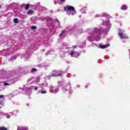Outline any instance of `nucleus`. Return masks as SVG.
Listing matches in <instances>:
<instances>
[{
    "label": "nucleus",
    "instance_id": "f257e3e1",
    "mask_svg": "<svg viewBox=\"0 0 130 130\" xmlns=\"http://www.w3.org/2000/svg\"><path fill=\"white\" fill-rule=\"evenodd\" d=\"M64 10L66 12H72V15H75L76 14V10H75V8L73 6H71L70 5H67L64 7Z\"/></svg>",
    "mask_w": 130,
    "mask_h": 130
},
{
    "label": "nucleus",
    "instance_id": "f03ea898",
    "mask_svg": "<svg viewBox=\"0 0 130 130\" xmlns=\"http://www.w3.org/2000/svg\"><path fill=\"white\" fill-rule=\"evenodd\" d=\"M53 72L54 73L52 74V77H61L62 76L61 71H54Z\"/></svg>",
    "mask_w": 130,
    "mask_h": 130
},
{
    "label": "nucleus",
    "instance_id": "7ed1b4c3",
    "mask_svg": "<svg viewBox=\"0 0 130 130\" xmlns=\"http://www.w3.org/2000/svg\"><path fill=\"white\" fill-rule=\"evenodd\" d=\"M119 36H120L121 39H127L126 35L123 32H119L118 34Z\"/></svg>",
    "mask_w": 130,
    "mask_h": 130
},
{
    "label": "nucleus",
    "instance_id": "20e7f679",
    "mask_svg": "<svg viewBox=\"0 0 130 130\" xmlns=\"http://www.w3.org/2000/svg\"><path fill=\"white\" fill-rule=\"evenodd\" d=\"M109 46H110V44L101 45L100 48H102V49H104L105 48H107Z\"/></svg>",
    "mask_w": 130,
    "mask_h": 130
},
{
    "label": "nucleus",
    "instance_id": "39448f33",
    "mask_svg": "<svg viewBox=\"0 0 130 130\" xmlns=\"http://www.w3.org/2000/svg\"><path fill=\"white\" fill-rule=\"evenodd\" d=\"M121 10H123L124 11H125V10L127 9V6L125 5H123L121 8Z\"/></svg>",
    "mask_w": 130,
    "mask_h": 130
},
{
    "label": "nucleus",
    "instance_id": "423d86ee",
    "mask_svg": "<svg viewBox=\"0 0 130 130\" xmlns=\"http://www.w3.org/2000/svg\"><path fill=\"white\" fill-rule=\"evenodd\" d=\"M34 13V11L32 10H29L27 12V15H30L31 14H33Z\"/></svg>",
    "mask_w": 130,
    "mask_h": 130
},
{
    "label": "nucleus",
    "instance_id": "0eeeda50",
    "mask_svg": "<svg viewBox=\"0 0 130 130\" xmlns=\"http://www.w3.org/2000/svg\"><path fill=\"white\" fill-rule=\"evenodd\" d=\"M13 21L16 23L18 24L19 23V19L18 18H14Z\"/></svg>",
    "mask_w": 130,
    "mask_h": 130
},
{
    "label": "nucleus",
    "instance_id": "6e6552de",
    "mask_svg": "<svg viewBox=\"0 0 130 130\" xmlns=\"http://www.w3.org/2000/svg\"><path fill=\"white\" fill-rule=\"evenodd\" d=\"M74 55H75V57H78V56H80V53L75 52Z\"/></svg>",
    "mask_w": 130,
    "mask_h": 130
},
{
    "label": "nucleus",
    "instance_id": "1a4fd4ad",
    "mask_svg": "<svg viewBox=\"0 0 130 130\" xmlns=\"http://www.w3.org/2000/svg\"><path fill=\"white\" fill-rule=\"evenodd\" d=\"M0 130H8V128L5 126L0 127Z\"/></svg>",
    "mask_w": 130,
    "mask_h": 130
},
{
    "label": "nucleus",
    "instance_id": "9d476101",
    "mask_svg": "<svg viewBox=\"0 0 130 130\" xmlns=\"http://www.w3.org/2000/svg\"><path fill=\"white\" fill-rule=\"evenodd\" d=\"M29 5L26 4L25 7V10H29Z\"/></svg>",
    "mask_w": 130,
    "mask_h": 130
},
{
    "label": "nucleus",
    "instance_id": "9b49d317",
    "mask_svg": "<svg viewBox=\"0 0 130 130\" xmlns=\"http://www.w3.org/2000/svg\"><path fill=\"white\" fill-rule=\"evenodd\" d=\"M64 32H66V29H63L62 31V32L59 34V37H61V36H62V34H63V33H64Z\"/></svg>",
    "mask_w": 130,
    "mask_h": 130
},
{
    "label": "nucleus",
    "instance_id": "f8f14e48",
    "mask_svg": "<svg viewBox=\"0 0 130 130\" xmlns=\"http://www.w3.org/2000/svg\"><path fill=\"white\" fill-rule=\"evenodd\" d=\"M59 2H60V4L61 5H62L64 2H66V0H58Z\"/></svg>",
    "mask_w": 130,
    "mask_h": 130
},
{
    "label": "nucleus",
    "instance_id": "ddd939ff",
    "mask_svg": "<svg viewBox=\"0 0 130 130\" xmlns=\"http://www.w3.org/2000/svg\"><path fill=\"white\" fill-rule=\"evenodd\" d=\"M31 29L32 30H35V29H37V26L32 25V26H31Z\"/></svg>",
    "mask_w": 130,
    "mask_h": 130
},
{
    "label": "nucleus",
    "instance_id": "4468645a",
    "mask_svg": "<svg viewBox=\"0 0 130 130\" xmlns=\"http://www.w3.org/2000/svg\"><path fill=\"white\" fill-rule=\"evenodd\" d=\"M37 71V69L36 68H32L31 70V73H33V72H36Z\"/></svg>",
    "mask_w": 130,
    "mask_h": 130
},
{
    "label": "nucleus",
    "instance_id": "2eb2a0df",
    "mask_svg": "<svg viewBox=\"0 0 130 130\" xmlns=\"http://www.w3.org/2000/svg\"><path fill=\"white\" fill-rule=\"evenodd\" d=\"M4 85L5 86H10V84H9V83H7V82H5V83H4Z\"/></svg>",
    "mask_w": 130,
    "mask_h": 130
},
{
    "label": "nucleus",
    "instance_id": "dca6fc26",
    "mask_svg": "<svg viewBox=\"0 0 130 130\" xmlns=\"http://www.w3.org/2000/svg\"><path fill=\"white\" fill-rule=\"evenodd\" d=\"M75 51H73L72 52H71V56H73V55H74L75 54Z\"/></svg>",
    "mask_w": 130,
    "mask_h": 130
},
{
    "label": "nucleus",
    "instance_id": "f3484780",
    "mask_svg": "<svg viewBox=\"0 0 130 130\" xmlns=\"http://www.w3.org/2000/svg\"><path fill=\"white\" fill-rule=\"evenodd\" d=\"M41 93H42V94H45V93H46V91H42L41 92Z\"/></svg>",
    "mask_w": 130,
    "mask_h": 130
},
{
    "label": "nucleus",
    "instance_id": "a211bd4d",
    "mask_svg": "<svg viewBox=\"0 0 130 130\" xmlns=\"http://www.w3.org/2000/svg\"><path fill=\"white\" fill-rule=\"evenodd\" d=\"M4 98V95H0V99Z\"/></svg>",
    "mask_w": 130,
    "mask_h": 130
},
{
    "label": "nucleus",
    "instance_id": "6ab92c4d",
    "mask_svg": "<svg viewBox=\"0 0 130 130\" xmlns=\"http://www.w3.org/2000/svg\"><path fill=\"white\" fill-rule=\"evenodd\" d=\"M35 91H37V90H38V87H36L35 88Z\"/></svg>",
    "mask_w": 130,
    "mask_h": 130
},
{
    "label": "nucleus",
    "instance_id": "aec40b11",
    "mask_svg": "<svg viewBox=\"0 0 130 130\" xmlns=\"http://www.w3.org/2000/svg\"><path fill=\"white\" fill-rule=\"evenodd\" d=\"M73 48H77V45L73 46Z\"/></svg>",
    "mask_w": 130,
    "mask_h": 130
},
{
    "label": "nucleus",
    "instance_id": "412c9836",
    "mask_svg": "<svg viewBox=\"0 0 130 130\" xmlns=\"http://www.w3.org/2000/svg\"><path fill=\"white\" fill-rule=\"evenodd\" d=\"M2 8V6H1V4H0V9Z\"/></svg>",
    "mask_w": 130,
    "mask_h": 130
}]
</instances>
